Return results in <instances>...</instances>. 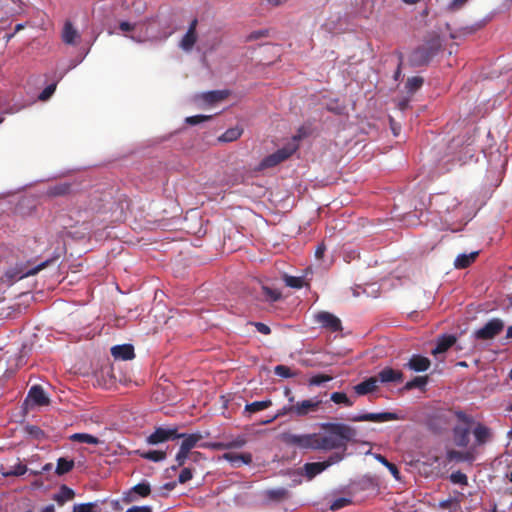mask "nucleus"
Segmentation results:
<instances>
[{
	"label": "nucleus",
	"instance_id": "f03ea898",
	"mask_svg": "<svg viewBox=\"0 0 512 512\" xmlns=\"http://www.w3.org/2000/svg\"><path fill=\"white\" fill-rule=\"evenodd\" d=\"M446 421L457 420L453 427V440L456 446L466 448L470 442V433L474 418L462 410H447L440 415Z\"/></svg>",
	"mask_w": 512,
	"mask_h": 512
},
{
	"label": "nucleus",
	"instance_id": "9d476101",
	"mask_svg": "<svg viewBox=\"0 0 512 512\" xmlns=\"http://www.w3.org/2000/svg\"><path fill=\"white\" fill-rule=\"evenodd\" d=\"M180 437H184V434L178 433L176 427H157L155 431L150 434L146 442L150 445H157L170 440H176Z\"/></svg>",
	"mask_w": 512,
	"mask_h": 512
},
{
	"label": "nucleus",
	"instance_id": "7c9ffc66",
	"mask_svg": "<svg viewBox=\"0 0 512 512\" xmlns=\"http://www.w3.org/2000/svg\"><path fill=\"white\" fill-rule=\"evenodd\" d=\"M281 298V293L277 289L262 286L261 300L267 302H276Z\"/></svg>",
	"mask_w": 512,
	"mask_h": 512
},
{
	"label": "nucleus",
	"instance_id": "052dcab7",
	"mask_svg": "<svg viewBox=\"0 0 512 512\" xmlns=\"http://www.w3.org/2000/svg\"><path fill=\"white\" fill-rule=\"evenodd\" d=\"M270 332H271V329L268 325L258 322V333L268 335V334H270Z\"/></svg>",
	"mask_w": 512,
	"mask_h": 512
},
{
	"label": "nucleus",
	"instance_id": "aec40b11",
	"mask_svg": "<svg viewBox=\"0 0 512 512\" xmlns=\"http://www.w3.org/2000/svg\"><path fill=\"white\" fill-rule=\"evenodd\" d=\"M228 91L226 90H213L204 92L200 95V98L207 104H215L225 100L228 97Z\"/></svg>",
	"mask_w": 512,
	"mask_h": 512
},
{
	"label": "nucleus",
	"instance_id": "72a5a7b5",
	"mask_svg": "<svg viewBox=\"0 0 512 512\" xmlns=\"http://www.w3.org/2000/svg\"><path fill=\"white\" fill-rule=\"evenodd\" d=\"M242 134V131L235 127V128H230L228 130H226L219 138L218 140L220 142H232V141H235L237 140Z\"/></svg>",
	"mask_w": 512,
	"mask_h": 512
},
{
	"label": "nucleus",
	"instance_id": "4be33fe9",
	"mask_svg": "<svg viewBox=\"0 0 512 512\" xmlns=\"http://www.w3.org/2000/svg\"><path fill=\"white\" fill-rule=\"evenodd\" d=\"M78 31L73 27L72 23L67 21L64 24L62 31V40L68 45H75L76 40L79 38Z\"/></svg>",
	"mask_w": 512,
	"mask_h": 512
},
{
	"label": "nucleus",
	"instance_id": "ddd939ff",
	"mask_svg": "<svg viewBox=\"0 0 512 512\" xmlns=\"http://www.w3.org/2000/svg\"><path fill=\"white\" fill-rule=\"evenodd\" d=\"M476 446H483L493 439V432L491 428L484 424L477 422L472 429Z\"/></svg>",
	"mask_w": 512,
	"mask_h": 512
},
{
	"label": "nucleus",
	"instance_id": "3c124183",
	"mask_svg": "<svg viewBox=\"0 0 512 512\" xmlns=\"http://www.w3.org/2000/svg\"><path fill=\"white\" fill-rule=\"evenodd\" d=\"M192 477H193V475H192L191 469L190 468H184L180 472V474L178 476V482L180 484H184V483L188 482L189 480H191Z\"/></svg>",
	"mask_w": 512,
	"mask_h": 512
},
{
	"label": "nucleus",
	"instance_id": "680f3d73",
	"mask_svg": "<svg viewBox=\"0 0 512 512\" xmlns=\"http://www.w3.org/2000/svg\"><path fill=\"white\" fill-rule=\"evenodd\" d=\"M271 404L270 400L258 401V412L268 408Z\"/></svg>",
	"mask_w": 512,
	"mask_h": 512
},
{
	"label": "nucleus",
	"instance_id": "2eb2a0df",
	"mask_svg": "<svg viewBox=\"0 0 512 512\" xmlns=\"http://www.w3.org/2000/svg\"><path fill=\"white\" fill-rule=\"evenodd\" d=\"M403 373L400 370H395L391 367H385L382 369L376 378L381 383H401L403 381Z\"/></svg>",
	"mask_w": 512,
	"mask_h": 512
},
{
	"label": "nucleus",
	"instance_id": "4d7b16f0",
	"mask_svg": "<svg viewBox=\"0 0 512 512\" xmlns=\"http://www.w3.org/2000/svg\"><path fill=\"white\" fill-rule=\"evenodd\" d=\"M447 456L450 460H454V459L463 460L464 459L463 453L460 451H457V450L448 451Z\"/></svg>",
	"mask_w": 512,
	"mask_h": 512
},
{
	"label": "nucleus",
	"instance_id": "79ce46f5",
	"mask_svg": "<svg viewBox=\"0 0 512 512\" xmlns=\"http://www.w3.org/2000/svg\"><path fill=\"white\" fill-rule=\"evenodd\" d=\"M332 377L326 374H317L309 379V385L319 386L325 382L331 381Z\"/></svg>",
	"mask_w": 512,
	"mask_h": 512
},
{
	"label": "nucleus",
	"instance_id": "f704fd0d",
	"mask_svg": "<svg viewBox=\"0 0 512 512\" xmlns=\"http://www.w3.org/2000/svg\"><path fill=\"white\" fill-rule=\"evenodd\" d=\"M424 83V79L419 76L408 78L405 87L408 93H415L418 89L422 87Z\"/></svg>",
	"mask_w": 512,
	"mask_h": 512
},
{
	"label": "nucleus",
	"instance_id": "603ef678",
	"mask_svg": "<svg viewBox=\"0 0 512 512\" xmlns=\"http://www.w3.org/2000/svg\"><path fill=\"white\" fill-rule=\"evenodd\" d=\"M396 55L398 57L399 62L397 65V69L394 72V79L397 81L400 78L401 73H402V64H403V60H404V55L402 52H399V51L396 52Z\"/></svg>",
	"mask_w": 512,
	"mask_h": 512
},
{
	"label": "nucleus",
	"instance_id": "864d4df0",
	"mask_svg": "<svg viewBox=\"0 0 512 512\" xmlns=\"http://www.w3.org/2000/svg\"><path fill=\"white\" fill-rule=\"evenodd\" d=\"M349 503H350V501L346 498H338L332 503L330 508H331V510H338V509L345 507Z\"/></svg>",
	"mask_w": 512,
	"mask_h": 512
},
{
	"label": "nucleus",
	"instance_id": "9b49d317",
	"mask_svg": "<svg viewBox=\"0 0 512 512\" xmlns=\"http://www.w3.org/2000/svg\"><path fill=\"white\" fill-rule=\"evenodd\" d=\"M458 205L457 199L450 195H438L431 200V206H434L435 211L441 216L454 211Z\"/></svg>",
	"mask_w": 512,
	"mask_h": 512
},
{
	"label": "nucleus",
	"instance_id": "0e129e2a",
	"mask_svg": "<svg viewBox=\"0 0 512 512\" xmlns=\"http://www.w3.org/2000/svg\"><path fill=\"white\" fill-rule=\"evenodd\" d=\"M245 412H248L250 414L256 413V401L249 403L245 406Z\"/></svg>",
	"mask_w": 512,
	"mask_h": 512
},
{
	"label": "nucleus",
	"instance_id": "58836bf2",
	"mask_svg": "<svg viewBox=\"0 0 512 512\" xmlns=\"http://www.w3.org/2000/svg\"><path fill=\"white\" fill-rule=\"evenodd\" d=\"M225 458L233 463H236V462L250 463L252 461V456L250 454L237 455L234 453H226Z\"/></svg>",
	"mask_w": 512,
	"mask_h": 512
},
{
	"label": "nucleus",
	"instance_id": "39448f33",
	"mask_svg": "<svg viewBox=\"0 0 512 512\" xmlns=\"http://www.w3.org/2000/svg\"><path fill=\"white\" fill-rule=\"evenodd\" d=\"M320 404L321 401L315 399H307L297 402L294 405H290L289 407H284L283 409L278 410L270 419H262L258 417V425L270 423L272 420L287 413L294 414L299 417L306 416L311 412H316Z\"/></svg>",
	"mask_w": 512,
	"mask_h": 512
},
{
	"label": "nucleus",
	"instance_id": "dca6fc26",
	"mask_svg": "<svg viewBox=\"0 0 512 512\" xmlns=\"http://www.w3.org/2000/svg\"><path fill=\"white\" fill-rule=\"evenodd\" d=\"M27 398L37 406H46L50 402L44 389L40 385H35L31 387V389L28 392Z\"/></svg>",
	"mask_w": 512,
	"mask_h": 512
},
{
	"label": "nucleus",
	"instance_id": "e2e57ef3",
	"mask_svg": "<svg viewBox=\"0 0 512 512\" xmlns=\"http://www.w3.org/2000/svg\"><path fill=\"white\" fill-rule=\"evenodd\" d=\"M386 467L389 469V471L397 478L398 477V474H399V470L397 468V466L391 462H389L388 465H386Z\"/></svg>",
	"mask_w": 512,
	"mask_h": 512
},
{
	"label": "nucleus",
	"instance_id": "6ab92c4d",
	"mask_svg": "<svg viewBox=\"0 0 512 512\" xmlns=\"http://www.w3.org/2000/svg\"><path fill=\"white\" fill-rule=\"evenodd\" d=\"M378 388V378L370 377L354 387L357 395L363 396L374 392Z\"/></svg>",
	"mask_w": 512,
	"mask_h": 512
},
{
	"label": "nucleus",
	"instance_id": "a19ab883",
	"mask_svg": "<svg viewBox=\"0 0 512 512\" xmlns=\"http://www.w3.org/2000/svg\"><path fill=\"white\" fill-rule=\"evenodd\" d=\"M274 373L282 378H291L294 377L296 374L291 371V369L288 366L285 365H277L274 368Z\"/></svg>",
	"mask_w": 512,
	"mask_h": 512
},
{
	"label": "nucleus",
	"instance_id": "13d9d810",
	"mask_svg": "<svg viewBox=\"0 0 512 512\" xmlns=\"http://www.w3.org/2000/svg\"><path fill=\"white\" fill-rule=\"evenodd\" d=\"M325 251H326L325 244L320 243L315 250V258L318 260L322 259L325 254Z\"/></svg>",
	"mask_w": 512,
	"mask_h": 512
},
{
	"label": "nucleus",
	"instance_id": "6e6d98bb",
	"mask_svg": "<svg viewBox=\"0 0 512 512\" xmlns=\"http://www.w3.org/2000/svg\"><path fill=\"white\" fill-rule=\"evenodd\" d=\"M454 506L455 508L458 506L457 502L454 499L443 500L439 503V507L442 509H448Z\"/></svg>",
	"mask_w": 512,
	"mask_h": 512
},
{
	"label": "nucleus",
	"instance_id": "2f4dec72",
	"mask_svg": "<svg viewBox=\"0 0 512 512\" xmlns=\"http://www.w3.org/2000/svg\"><path fill=\"white\" fill-rule=\"evenodd\" d=\"M196 41H197V34L187 31L186 34L182 37V39L180 41V47L184 51H190V50H192Z\"/></svg>",
	"mask_w": 512,
	"mask_h": 512
},
{
	"label": "nucleus",
	"instance_id": "6e6552de",
	"mask_svg": "<svg viewBox=\"0 0 512 512\" xmlns=\"http://www.w3.org/2000/svg\"><path fill=\"white\" fill-rule=\"evenodd\" d=\"M343 459V455L340 453H334L328 457L327 460L323 462H310L306 463L303 466L304 475L308 479H313L318 474L322 473L324 470H326L328 467H330L333 464H336L340 462Z\"/></svg>",
	"mask_w": 512,
	"mask_h": 512
},
{
	"label": "nucleus",
	"instance_id": "1a4fd4ad",
	"mask_svg": "<svg viewBox=\"0 0 512 512\" xmlns=\"http://www.w3.org/2000/svg\"><path fill=\"white\" fill-rule=\"evenodd\" d=\"M316 433L310 434H294L284 433L282 440L287 445L295 446L300 449H311L314 450Z\"/></svg>",
	"mask_w": 512,
	"mask_h": 512
},
{
	"label": "nucleus",
	"instance_id": "c9c22d12",
	"mask_svg": "<svg viewBox=\"0 0 512 512\" xmlns=\"http://www.w3.org/2000/svg\"><path fill=\"white\" fill-rule=\"evenodd\" d=\"M428 382V376H417L405 384V389L423 388Z\"/></svg>",
	"mask_w": 512,
	"mask_h": 512
},
{
	"label": "nucleus",
	"instance_id": "4c0bfd02",
	"mask_svg": "<svg viewBox=\"0 0 512 512\" xmlns=\"http://www.w3.org/2000/svg\"><path fill=\"white\" fill-rule=\"evenodd\" d=\"M469 0H451L445 7V11L448 13H455L465 7Z\"/></svg>",
	"mask_w": 512,
	"mask_h": 512
},
{
	"label": "nucleus",
	"instance_id": "a211bd4d",
	"mask_svg": "<svg viewBox=\"0 0 512 512\" xmlns=\"http://www.w3.org/2000/svg\"><path fill=\"white\" fill-rule=\"evenodd\" d=\"M431 361L422 355H413L406 366L415 372H424L429 369Z\"/></svg>",
	"mask_w": 512,
	"mask_h": 512
},
{
	"label": "nucleus",
	"instance_id": "cd10ccee",
	"mask_svg": "<svg viewBox=\"0 0 512 512\" xmlns=\"http://www.w3.org/2000/svg\"><path fill=\"white\" fill-rule=\"evenodd\" d=\"M157 22V17H150V18H146L144 21L140 22V23H130V22H127V21H121L119 23V29L123 32H130V31H133L137 26L139 25H148V24H151V23H155Z\"/></svg>",
	"mask_w": 512,
	"mask_h": 512
},
{
	"label": "nucleus",
	"instance_id": "c85d7f7f",
	"mask_svg": "<svg viewBox=\"0 0 512 512\" xmlns=\"http://www.w3.org/2000/svg\"><path fill=\"white\" fill-rule=\"evenodd\" d=\"M268 499L273 501H283L288 498L289 492L286 488L280 487L275 489H270L265 492Z\"/></svg>",
	"mask_w": 512,
	"mask_h": 512
},
{
	"label": "nucleus",
	"instance_id": "4468645a",
	"mask_svg": "<svg viewBox=\"0 0 512 512\" xmlns=\"http://www.w3.org/2000/svg\"><path fill=\"white\" fill-rule=\"evenodd\" d=\"M317 321L323 327L329 329L332 332H337L342 329L340 319L329 312H320L317 315Z\"/></svg>",
	"mask_w": 512,
	"mask_h": 512
},
{
	"label": "nucleus",
	"instance_id": "e433bc0d",
	"mask_svg": "<svg viewBox=\"0 0 512 512\" xmlns=\"http://www.w3.org/2000/svg\"><path fill=\"white\" fill-rule=\"evenodd\" d=\"M331 401L336 404H344L345 406H352L353 402L348 398L344 392H333L330 396Z\"/></svg>",
	"mask_w": 512,
	"mask_h": 512
},
{
	"label": "nucleus",
	"instance_id": "412c9836",
	"mask_svg": "<svg viewBox=\"0 0 512 512\" xmlns=\"http://www.w3.org/2000/svg\"><path fill=\"white\" fill-rule=\"evenodd\" d=\"M456 342V337L453 335H442L438 338L436 347L432 350L433 355L446 352Z\"/></svg>",
	"mask_w": 512,
	"mask_h": 512
},
{
	"label": "nucleus",
	"instance_id": "c03bdc74",
	"mask_svg": "<svg viewBox=\"0 0 512 512\" xmlns=\"http://www.w3.org/2000/svg\"><path fill=\"white\" fill-rule=\"evenodd\" d=\"M133 491L141 497H147L151 493V488L148 483H138L133 487Z\"/></svg>",
	"mask_w": 512,
	"mask_h": 512
},
{
	"label": "nucleus",
	"instance_id": "5fc2aeb1",
	"mask_svg": "<svg viewBox=\"0 0 512 512\" xmlns=\"http://www.w3.org/2000/svg\"><path fill=\"white\" fill-rule=\"evenodd\" d=\"M50 262H51L50 260H46V261L40 263L36 267H34V268L30 269L29 271H27L26 275L29 276V275L37 274L39 271H41L44 268H46Z\"/></svg>",
	"mask_w": 512,
	"mask_h": 512
},
{
	"label": "nucleus",
	"instance_id": "f257e3e1",
	"mask_svg": "<svg viewBox=\"0 0 512 512\" xmlns=\"http://www.w3.org/2000/svg\"><path fill=\"white\" fill-rule=\"evenodd\" d=\"M325 434L316 433L314 450L331 451L347 448V443L354 441L357 430L343 423H324Z\"/></svg>",
	"mask_w": 512,
	"mask_h": 512
},
{
	"label": "nucleus",
	"instance_id": "bb28decb",
	"mask_svg": "<svg viewBox=\"0 0 512 512\" xmlns=\"http://www.w3.org/2000/svg\"><path fill=\"white\" fill-rule=\"evenodd\" d=\"M70 440L73 442H79V443H87L91 445H98L100 443V440L87 433H74L70 436Z\"/></svg>",
	"mask_w": 512,
	"mask_h": 512
},
{
	"label": "nucleus",
	"instance_id": "a878e982",
	"mask_svg": "<svg viewBox=\"0 0 512 512\" xmlns=\"http://www.w3.org/2000/svg\"><path fill=\"white\" fill-rule=\"evenodd\" d=\"M137 453L141 458L150 460L153 462H160L166 458V452L161 451V450H150V451H144V452H141L140 450H138Z\"/></svg>",
	"mask_w": 512,
	"mask_h": 512
},
{
	"label": "nucleus",
	"instance_id": "f3484780",
	"mask_svg": "<svg viewBox=\"0 0 512 512\" xmlns=\"http://www.w3.org/2000/svg\"><path fill=\"white\" fill-rule=\"evenodd\" d=\"M111 354L115 359L121 360H131L135 357L134 347L131 344L113 346Z\"/></svg>",
	"mask_w": 512,
	"mask_h": 512
},
{
	"label": "nucleus",
	"instance_id": "8fccbe9b",
	"mask_svg": "<svg viewBox=\"0 0 512 512\" xmlns=\"http://www.w3.org/2000/svg\"><path fill=\"white\" fill-rule=\"evenodd\" d=\"M93 503L78 504L73 507V512H95Z\"/></svg>",
	"mask_w": 512,
	"mask_h": 512
},
{
	"label": "nucleus",
	"instance_id": "a18cd8bd",
	"mask_svg": "<svg viewBox=\"0 0 512 512\" xmlns=\"http://www.w3.org/2000/svg\"><path fill=\"white\" fill-rule=\"evenodd\" d=\"M285 283L291 288L299 289L303 287V279L301 277L286 276Z\"/></svg>",
	"mask_w": 512,
	"mask_h": 512
},
{
	"label": "nucleus",
	"instance_id": "0eeeda50",
	"mask_svg": "<svg viewBox=\"0 0 512 512\" xmlns=\"http://www.w3.org/2000/svg\"><path fill=\"white\" fill-rule=\"evenodd\" d=\"M504 321L500 318L490 319L483 327L474 332V338L481 341L494 339L504 329Z\"/></svg>",
	"mask_w": 512,
	"mask_h": 512
},
{
	"label": "nucleus",
	"instance_id": "ea45409f",
	"mask_svg": "<svg viewBox=\"0 0 512 512\" xmlns=\"http://www.w3.org/2000/svg\"><path fill=\"white\" fill-rule=\"evenodd\" d=\"M450 480L452 483L459 484L462 486H466L468 484V478H467L466 474H464L461 471L453 472L450 475Z\"/></svg>",
	"mask_w": 512,
	"mask_h": 512
},
{
	"label": "nucleus",
	"instance_id": "7ed1b4c3",
	"mask_svg": "<svg viewBox=\"0 0 512 512\" xmlns=\"http://www.w3.org/2000/svg\"><path fill=\"white\" fill-rule=\"evenodd\" d=\"M440 41L436 38L424 42L415 48L409 56V64L412 67L428 65L440 50Z\"/></svg>",
	"mask_w": 512,
	"mask_h": 512
},
{
	"label": "nucleus",
	"instance_id": "37998d69",
	"mask_svg": "<svg viewBox=\"0 0 512 512\" xmlns=\"http://www.w3.org/2000/svg\"><path fill=\"white\" fill-rule=\"evenodd\" d=\"M190 452L188 450L183 449V447L180 446V449L178 453L176 454L175 460L177 462V466H173V469H176L178 467H181L185 464Z\"/></svg>",
	"mask_w": 512,
	"mask_h": 512
},
{
	"label": "nucleus",
	"instance_id": "338daca9",
	"mask_svg": "<svg viewBox=\"0 0 512 512\" xmlns=\"http://www.w3.org/2000/svg\"><path fill=\"white\" fill-rule=\"evenodd\" d=\"M298 136H301L299 141L306 136V131H305V129L303 127L298 130L297 134L292 137L291 141H294L295 138L298 137Z\"/></svg>",
	"mask_w": 512,
	"mask_h": 512
},
{
	"label": "nucleus",
	"instance_id": "5701e85b",
	"mask_svg": "<svg viewBox=\"0 0 512 512\" xmlns=\"http://www.w3.org/2000/svg\"><path fill=\"white\" fill-rule=\"evenodd\" d=\"M479 255L478 251L471 252L469 254H460L456 257L454 261V267L456 269H465L469 267Z\"/></svg>",
	"mask_w": 512,
	"mask_h": 512
},
{
	"label": "nucleus",
	"instance_id": "774afa93",
	"mask_svg": "<svg viewBox=\"0 0 512 512\" xmlns=\"http://www.w3.org/2000/svg\"><path fill=\"white\" fill-rule=\"evenodd\" d=\"M40 512H55V506L53 504H49L43 507Z\"/></svg>",
	"mask_w": 512,
	"mask_h": 512
},
{
	"label": "nucleus",
	"instance_id": "393cba45",
	"mask_svg": "<svg viewBox=\"0 0 512 512\" xmlns=\"http://www.w3.org/2000/svg\"><path fill=\"white\" fill-rule=\"evenodd\" d=\"M71 192V184L59 183L50 186L47 190V195L51 197L65 196Z\"/></svg>",
	"mask_w": 512,
	"mask_h": 512
},
{
	"label": "nucleus",
	"instance_id": "b1692460",
	"mask_svg": "<svg viewBox=\"0 0 512 512\" xmlns=\"http://www.w3.org/2000/svg\"><path fill=\"white\" fill-rule=\"evenodd\" d=\"M75 497V492L73 489L69 488L66 485H62L57 494L54 495V500L58 502L59 505H63L67 501L72 500Z\"/></svg>",
	"mask_w": 512,
	"mask_h": 512
},
{
	"label": "nucleus",
	"instance_id": "c756f323",
	"mask_svg": "<svg viewBox=\"0 0 512 512\" xmlns=\"http://www.w3.org/2000/svg\"><path fill=\"white\" fill-rule=\"evenodd\" d=\"M27 466L22 464L19 460L16 464L10 466L6 471H2V475L5 477L10 476H22L27 472Z\"/></svg>",
	"mask_w": 512,
	"mask_h": 512
},
{
	"label": "nucleus",
	"instance_id": "69168bd1",
	"mask_svg": "<svg viewBox=\"0 0 512 512\" xmlns=\"http://www.w3.org/2000/svg\"><path fill=\"white\" fill-rule=\"evenodd\" d=\"M197 25H198V20L195 18V19H193L191 21L187 31L188 32H192V33H196Z\"/></svg>",
	"mask_w": 512,
	"mask_h": 512
},
{
	"label": "nucleus",
	"instance_id": "de8ad7c7",
	"mask_svg": "<svg viewBox=\"0 0 512 512\" xmlns=\"http://www.w3.org/2000/svg\"><path fill=\"white\" fill-rule=\"evenodd\" d=\"M56 90V84L55 83H52L50 85H48L47 87L44 88V90L39 94V100L41 101H46L48 100L52 95L53 93L55 92Z\"/></svg>",
	"mask_w": 512,
	"mask_h": 512
},
{
	"label": "nucleus",
	"instance_id": "473e14b6",
	"mask_svg": "<svg viewBox=\"0 0 512 512\" xmlns=\"http://www.w3.org/2000/svg\"><path fill=\"white\" fill-rule=\"evenodd\" d=\"M74 467V461L68 460L66 458H59L57 461L56 466V474L57 475H64L68 472H70Z\"/></svg>",
	"mask_w": 512,
	"mask_h": 512
},
{
	"label": "nucleus",
	"instance_id": "09e8293b",
	"mask_svg": "<svg viewBox=\"0 0 512 512\" xmlns=\"http://www.w3.org/2000/svg\"><path fill=\"white\" fill-rule=\"evenodd\" d=\"M26 432L36 439H40L44 436V432L41 428L35 425H27L25 428Z\"/></svg>",
	"mask_w": 512,
	"mask_h": 512
},
{
	"label": "nucleus",
	"instance_id": "423d86ee",
	"mask_svg": "<svg viewBox=\"0 0 512 512\" xmlns=\"http://www.w3.org/2000/svg\"><path fill=\"white\" fill-rule=\"evenodd\" d=\"M300 138L301 136L296 137L294 141L288 142L282 148L266 156L258 165V170L275 167L290 158L299 149Z\"/></svg>",
	"mask_w": 512,
	"mask_h": 512
},
{
	"label": "nucleus",
	"instance_id": "bf43d9fd",
	"mask_svg": "<svg viewBox=\"0 0 512 512\" xmlns=\"http://www.w3.org/2000/svg\"><path fill=\"white\" fill-rule=\"evenodd\" d=\"M126 512H152V509L149 506H133L128 508Z\"/></svg>",
	"mask_w": 512,
	"mask_h": 512
},
{
	"label": "nucleus",
	"instance_id": "20e7f679",
	"mask_svg": "<svg viewBox=\"0 0 512 512\" xmlns=\"http://www.w3.org/2000/svg\"><path fill=\"white\" fill-rule=\"evenodd\" d=\"M183 441L181 443V447L183 449L188 450L189 452L191 449L196 447L197 445L202 448H211L214 450H223L227 448H240L245 444V441L242 439H237L230 443H223V442H213V443H201L198 444L204 436L200 432L192 433V434H184Z\"/></svg>",
	"mask_w": 512,
	"mask_h": 512
},
{
	"label": "nucleus",
	"instance_id": "f8f14e48",
	"mask_svg": "<svg viewBox=\"0 0 512 512\" xmlns=\"http://www.w3.org/2000/svg\"><path fill=\"white\" fill-rule=\"evenodd\" d=\"M398 415L392 412H381V413H364L351 416L349 418L350 421L353 422H362V421H370V422H386L397 420Z\"/></svg>",
	"mask_w": 512,
	"mask_h": 512
},
{
	"label": "nucleus",
	"instance_id": "49530a36",
	"mask_svg": "<svg viewBox=\"0 0 512 512\" xmlns=\"http://www.w3.org/2000/svg\"><path fill=\"white\" fill-rule=\"evenodd\" d=\"M212 117L211 116H208V115H194V116H189L185 119V122L189 125H197V124H200L202 122H205V121H208L210 120Z\"/></svg>",
	"mask_w": 512,
	"mask_h": 512
}]
</instances>
